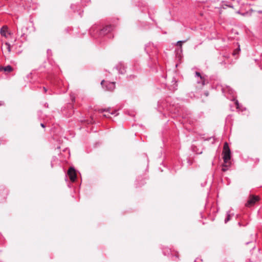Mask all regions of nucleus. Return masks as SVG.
<instances>
[{
  "instance_id": "4be33fe9",
  "label": "nucleus",
  "mask_w": 262,
  "mask_h": 262,
  "mask_svg": "<svg viewBox=\"0 0 262 262\" xmlns=\"http://www.w3.org/2000/svg\"><path fill=\"white\" fill-rule=\"evenodd\" d=\"M172 82H174V84H175L176 83V81H173Z\"/></svg>"
},
{
  "instance_id": "412c9836",
  "label": "nucleus",
  "mask_w": 262,
  "mask_h": 262,
  "mask_svg": "<svg viewBox=\"0 0 262 262\" xmlns=\"http://www.w3.org/2000/svg\"><path fill=\"white\" fill-rule=\"evenodd\" d=\"M71 97L72 100L73 101L74 98H73L72 95L71 96Z\"/></svg>"
},
{
  "instance_id": "39448f33",
  "label": "nucleus",
  "mask_w": 262,
  "mask_h": 262,
  "mask_svg": "<svg viewBox=\"0 0 262 262\" xmlns=\"http://www.w3.org/2000/svg\"><path fill=\"white\" fill-rule=\"evenodd\" d=\"M99 112L100 113H102L103 112H108L109 113V114H104L103 116L105 117H108L109 118L110 116V115H117L118 114H116L117 113V111L116 110H114L113 111H111V108L110 107H108L106 109H101V110H99Z\"/></svg>"
},
{
  "instance_id": "ddd939ff",
  "label": "nucleus",
  "mask_w": 262,
  "mask_h": 262,
  "mask_svg": "<svg viewBox=\"0 0 262 262\" xmlns=\"http://www.w3.org/2000/svg\"><path fill=\"white\" fill-rule=\"evenodd\" d=\"M5 45L7 46V48L8 52H11V46H10V45L9 43H8V42H6L5 43Z\"/></svg>"
},
{
  "instance_id": "f8f14e48",
  "label": "nucleus",
  "mask_w": 262,
  "mask_h": 262,
  "mask_svg": "<svg viewBox=\"0 0 262 262\" xmlns=\"http://www.w3.org/2000/svg\"><path fill=\"white\" fill-rule=\"evenodd\" d=\"M231 214L230 213V212H228L227 213V217L225 220V223H226L227 222H228L230 219H231Z\"/></svg>"
},
{
  "instance_id": "9b49d317",
  "label": "nucleus",
  "mask_w": 262,
  "mask_h": 262,
  "mask_svg": "<svg viewBox=\"0 0 262 262\" xmlns=\"http://www.w3.org/2000/svg\"><path fill=\"white\" fill-rule=\"evenodd\" d=\"M186 40H180V41H178L177 43V45L179 46H180V52H181L182 51V43H184V42H185Z\"/></svg>"
},
{
  "instance_id": "f257e3e1",
  "label": "nucleus",
  "mask_w": 262,
  "mask_h": 262,
  "mask_svg": "<svg viewBox=\"0 0 262 262\" xmlns=\"http://www.w3.org/2000/svg\"><path fill=\"white\" fill-rule=\"evenodd\" d=\"M230 150L227 142L225 143L223 149V159L225 163H227L230 159Z\"/></svg>"
},
{
  "instance_id": "1a4fd4ad",
  "label": "nucleus",
  "mask_w": 262,
  "mask_h": 262,
  "mask_svg": "<svg viewBox=\"0 0 262 262\" xmlns=\"http://www.w3.org/2000/svg\"><path fill=\"white\" fill-rule=\"evenodd\" d=\"M7 32H8L7 27L3 26L1 29L0 33H1V34L2 36H3L5 37L6 38H7L8 37ZM8 34L10 35V34L9 33Z\"/></svg>"
},
{
  "instance_id": "423d86ee",
  "label": "nucleus",
  "mask_w": 262,
  "mask_h": 262,
  "mask_svg": "<svg viewBox=\"0 0 262 262\" xmlns=\"http://www.w3.org/2000/svg\"><path fill=\"white\" fill-rule=\"evenodd\" d=\"M258 200V196H251L249 200L248 201L247 203L246 204V206L248 207H250L253 205Z\"/></svg>"
},
{
  "instance_id": "f03ea898",
  "label": "nucleus",
  "mask_w": 262,
  "mask_h": 262,
  "mask_svg": "<svg viewBox=\"0 0 262 262\" xmlns=\"http://www.w3.org/2000/svg\"><path fill=\"white\" fill-rule=\"evenodd\" d=\"M101 84L103 87L105 86V90L112 91L115 88V83L114 82H108L102 80L101 82Z\"/></svg>"
},
{
  "instance_id": "aec40b11",
  "label": "nucleus",
  "mask_w": 262,
  "mask_h": 262,
  "mask_svg": "<svg viewBox=\"0 0 262 262\" xmlns=\"http://www.w3.org/2000/svg\"><path fill=\"white\" fill-rule=\"evenodd\" d=\"M43 90H44L45 92H46L47 91V89L45 87H43Z\"/></svg>"
},
{
  "instance_id": "6e6552de",
  "label": "nucleus",
  "mask_w": 262,
  "mask_h": 262,
  "mask_svg": "<svg viewBox=\"0 0 262 262\" xmlns=\"http://www.w3.org/2000/svg\"><path fill=\"white\" fill-rule=\"evenodd\" d=\"M116 69L118 71L120 74H123L125 72V69L124 66L122 63L118 64L116 67Z\"/></svg>"
},
{
  "instance_id": "5701e85b",
  "label": "nucleus",
  "mask_w": 262,
  "mask_h": 262,
  "mask_svg": "<svg viewBox=\"0 0 262 262\" xmlns=\"http://www.w3.org/2000/svg\"><path fill=\"white\" fill-rule=\"evenodd\" d=\"M259 13H262V11H258Z\"/></svg>"
},
{
  "instance_id": "0eeeda50",
  "label": "nucleus",
  "mask_w": 262,
  "mask_h": 262,
  "mask_svg": "<svg viewBox=\"0 0 262 262\" xmlns=\"http://www.w3.org/2000/svg\"><path fill=\"white\" fill-rule=\"evenodd\" d=\"M112 29V27L111 26H107L104 27L103 29L101 30L100 31V35H105L107 34L108 32H110Z\"/></svg>"
},
{
  "instance_id": "7ed1b4c3",
  "label": "nucleus",
  "mask_w": 262,
  "mask_h": 262,
  "mask_svg": "<svg viewBox=\"0 0 262 262\" xmlns=\"http://www.w3.org/2000/svg\"><path fill=\"white\" fill-rule=\"evenodd\" d=\"M222 91L223 93H224L227 98H229L227 96L228 94L231 95L233 97H234V92L230 86H226L225 87H223L222 88Z\"/></svg>"
},
{
  "instance_id": "20e7f679",
  "label": "nucleus",
  "mask_w": 262,
  "mask_h": 262,
  "mask_svg": "<svg viewBox=\"0 0 262 262\" xmlns=\"http://www.w3.org/2000/svg\"><path fill=\"white\" fill-rule=\"evenodd\" d=\"M68 174L70 177V179L72 182H74L77 178L75 170L73 167H70L68 171Z\"/></svg>"
},
{
  "instance_id": "a211bd4d",
  "label": "nucleus",
  "mask_w": 262,
  "mask_h": 262,
  "mask_svg": "<svg viewBox=\"0 0 262 262\" xmlns=\"http://www.w3.org/2000/svg\"><path fill=\"white\" fill-rule=\"evenodd\" d=\"M40 125L42 127L44 128L45 127V125L43 123H41Z\"/></svg>"
},
{
  "instance_id": "dca6fc26",
  "label": "nucleus",
  "mask_w": 262,
  "mask_h": 262,
  "mask_svg": "<svg viewBox=\"0 0 262 262\" xmlns=\"http://www.w3.org/2000/svg\"><path fill=\"white\" fill-rule=\"evenodd\" d=\"M195 76H198V77H200V78H201V79H202V77H201V75H200V73L199 72H195Z\"/></svg>"
},
{
  "instance_id": "9d476101",
  "label": "nucleus",
  "mask_w": 262,
  "mask_h": 262,
  "mask_svg": "<svg viewBox=\"0 0 262 262\" xmlns=\"http://www.w3.org/2000/svg\"><path fill=\"white\" fill-rule=\"evenodd\" d=\"M0 70H4V71L7 72H11V71H12L13 69H12L11 66H7L4 67H1L0 68Z\"/></svg>"
},
{
  "instance_id": "4468645a",
  "label": "nucleus",
  "mask_w": 262,
  "mask_h": 262,
  "mask_svg": "<svg viewBox=\"0 0 262 262\" xmlns=\"http://www.w3.org/2000/svg\"><path fill=\"white\" fill-rule=\"evenodd\" d=\"M227 170H228V165H226V164H224L223 165V167H222V171H226Z\"/></svg>"
},
{
  "instance_id": "6ab92c4d",
  "label": "nucleus",
  "mask_w": 262,
  "mask_h": 262,
  "mask_svg": "<svg viewBox=\"0 0 262 262\" xmlns=\"http://www.w3.org/2000/svg\"><path fill=\"white\" fill-rule=\"evenodd\" d=\"M176 86H173V88H172V89H173V90H176ZM170 90H172V89H171V88H170Z\"/></svg>"
},
{
  "instance_id": "2eb2a0df",
  "label": "nucleus",
  "mask_w": 262,
  "mask_h": 262,
  "mask_svg": "<svg viewBox=\"0 0 262 262\" xmlns=\"http://www.w3.org/2000/svg\"><path fill=\"white\" fill-rule=\"evenodd\" d=\"M235 105L236 106V108L237 109H239V104L238 101L236 100L235 102Z\"/></svg>"
},
{
  "instance_id": "f3484780",
  "label": "nucleus",
  "mask_w": 262,
  "mask_h": 262,
  "mask_svg": "<svg viewBox=\"0 0 262 262\" xmlns=\"http://www.w3.org/2000/svg\"><path fill=\"white\" fill-rule=\"evenodd\" d=\"M4 104V102L3 101H0V106Z\"/></svg>"
}]
</instances>
